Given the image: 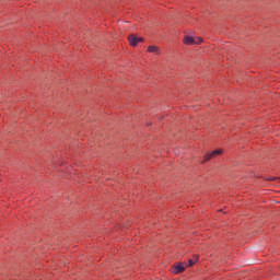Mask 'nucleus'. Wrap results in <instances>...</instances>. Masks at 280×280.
<instances>
[{
  "mask_svg": "<svg viewBox=\"0 0 280 280\" xmlns=\"http://www.w3.org/2000/svg\"><path fill=\"white\" fill-rule=\"evenodd\" d=\"M184 43L185 45H200V43H202V38L200 37H192L189 35H186L184 38Z\"/></svg>",
  "mask_w": 280,
  "mask_h": 280,
  "instance_id": "f257e3e1",
  "label": "nucleus"
},
{
  "mask_svg": "<svg viewBox=\"0 0 280 280\" xmlns=\"http://www.w3.org/2000/svg\"><path fill=\"white\" fill-rule=\"evenodd\" d=\"M128 40L129 44L131 45V47H137V45H139V43H143V37H138L135 34H131L128 36Z\"/></svg>",
  "mask_w": 280,
  "mask_h": 280,
  "instance_id": "f03ea898",
  "label": "nucleus"
},
{
  "mask_svg": "<svg viewBox=\"0 0 280 280\" xmlns=\"http://www.w3.org/2000/svg\"><path fill=\"white\" fill-rule=\"evenodd\" d=\"M219 154H222V150H220V149H217V150H214L212 152L206 153L203 163L206 161H211V159H213V156H218Z\"/></svg>",
  "mask_w": 280,
  "mask_h": 280,
  "instance_id": "7ed1b4c3",
  "label": "nucleus"
},
{
  "mask_svg": "<svg viewBox=\"0 0 280 280\" xmlns=\"http://www.w3.org/2000/svg\"><path fill=\"white\" fill-rule=\"evenodd\" d=\"M185 268H187V266H185V264H177L175 265L173 272L174 275H180V272H185Z\"/></svg>",
  "mask_w": 280,
  "mask_h": 280,
  "instance_id": "20e7f679",
  "label": "nucleus"
},
{
  "mask_svg": "<svg viewBox=\"0 0 280 280\" xmlns=\"http://www.w3.org/2000/svg\"><path fill=\"white\" fill-rule=\"evenodd\" d=\"M147 51H149V54H156L158 56L161 54V50L156 46H149Z\"/></svg>",
  "mask_w": 280,
  "mask_h": 280,
  "instance_id": "39448f33",
  "label": "nucleus"
},
{
  "mask_svg": "<svg viewBox=\"0 0 280 280\" xmlns=\"http://www.w3.org/2000/svg\"><path fill=\"white\" fill-rule=\"evenodd\" d=\"M196 261H198V256H195V260L194 259H189L188 264H186V266H194V264H196Z\"/></svg>",
  "mask_w": 280,
  "mask_h": 280,
  "instance_id": "423d86ee",
  "label": "nucleus"
},
{
  "mask_svg": "<svg viewBox=\"0 0 280 280\" xmlns=\"http://www.w3.org/2000/svg\"><path fill=\"white\" fill-rule=\"evenodd\" d=\"M271 180H277V178H276V177H272Z\"/></svg>",
  "mask_w": 280,
  "mask_h": 280,
  "instance_id": "0eeeda50",
  "label": "nucleus"
}]
</instances>
